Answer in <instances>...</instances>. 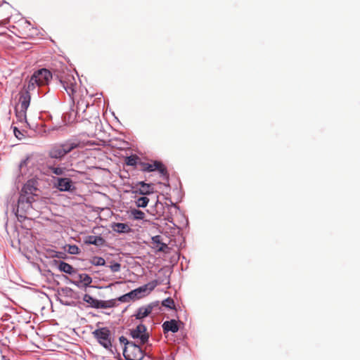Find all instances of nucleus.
I'll return each instance as SVG.
<instances>
[{
	"mask_svg": "<svg viewBox=\"0 0 360 360\" xmlns=\"http://www.w3.org/2000/svg\"><path fill=\"white\" fill-rule=\"evenodd\" d=\"M120 341L124 344L123 355L127 360H141L143 357V352L141 345L138 343L129 342L124 337L120 338Z\"/></svg>",
	"mask_w": 360,
	"mask_h": 360,
	"instance_id": "f257e3e1",
	"label": "nucleus"
},
{
	"mask_svg": "<svg viewBox=\"0 0 360 360\" xmlns=\"http://www.w3.org/2000/svg\"><path fill=\"white\" fill-rule=\"evenodd\" d=\"M79 146L77 142L68 141L63 144L53 146L49 151V156L51 158L61 159L73 149Z\"/></svg>",
	"mask_w": 360,
	"mask_h": 360,
	"instance_id": "f03ea898",
	"label": "nucleus"
},
{
	"mask_svg": "<svg viewBox=\"0 0 360 360\" xmlns=\"http://www.w3.org/2000/svg\"><path fill=\"white\" fill-rule=\"evenodd\" d=\"M92 334L97 341L105 349H110L112 347V334L107 327L98 328Z\"/></svg>",
	"mask_w": 360,
	"mask_h": 360,
	"instance_id": "7ed1b4c3",
	"label": "nucleus"
},
{
	"mask_svg": "<svg viewBox=\"0 0 360 360\" xmlns=\"http://www.w3.org/2000/svg\"><path fill=\"white\" fill-rule=\"evenodd\" d=\"M30 99L31 96L28 91H21L20 93L19 103L15 108L18 117L23 119L26 118V111L30 105Z\"/></svg>",
	"mask_w": 360,
	"mask_h": 360,
	"instance_id": "20e7f679",
	"label": "nucleus"
},
{
	"mask_svg": "<svg viewBox=\"0 0 360 360\" xmlns=\"http://www.w3.org/2000/svg\"><path fill=\"white\" fill-rule=\"evenodd\" d=\"M130 335L133 339L136 340V343L139 345L146 344L149 339V333L143 324H139L136 328L131 330Z\"/></svg>",
	"mask_w": 360,
	"mask_h": 360,
	"instance_id": "39448f33",
	"label": "nucleus"
},
{
	"mask_svg": "<svg viewBox=\"0 0 360 360\" xmlns=\"http://www.w3.org/2000/svg\"><path fill=\"white\" fill-rule=\"evenodd\" d=\"M60 81L67 94L74 99L73 96L77 88V80L74 75L66 74Z\"/></svg>",
	"mask_w": 360,
	"mask_h": 360,
	"instance_id": "423d86ee",
	"label": "nucleus"
},
{
	"mask_svg": "<svg viewBox=\"0 0 360 360\" xmlns=\"http://www.w3.org/2000/svg\"><path fill=\"white\" fill-rule=\"evenodd\" d=\"M35 201L34 196L33 195H26L20 192L18 201V206L15 209H14L15 214L17 217H18V212L20 208L22 210L25 212L32 208V204Z\"/></svg>",
	"mask_w": 360,
	"mask_h": 360,
	"instance_id": "0eeeda50",
	"label": "nucleus"
},
{
	"mask_svg": "<svg viewBox=\"0 0 360 360\" xmlns=\"http://www.w3.org/2000/svg\"><path fill=\"white\" fill-rule=\"evenodd\" d=\"M32 77L34 82H37V85L41 86L48 84L49 80L52 78V75L49 70L41 69L36 71Z\"/></svg>",
	"mask_w": 360,
	"mask_h": 360,
	"instance_id": "6e6552de",
	"label": "nucleus"
},
{
	"mask_svg": "<svg viewBox=\"0 0 360 360\" xmlns=\"http://www.w3.org/2000/svg\"><path fill=\"white\" fill-rule=\"evenodd\" d=\"M54 187L60 191H72L75 186L72 181L70 178H53Z\"/></svg>",
	"mask_w": 360,
	"mask_h": 360,
	"instance_id": "1a4fd4ad",
	"label": "nucleus"
},
{
	"mask_svg": "<svg viewBox=\"0 0 360 360\" xmlns=\"http://www.w3.org/2000/svg\"><path fill=\"white\" fill-rule=\"evenodd\" d=\"M142 170L146 172H153L158 170L162 176H167V171L165 165L159 161L153 163H142Z\"/></svg>",
	"mask_w": 360,
	"mask_h": 360,
	"instance_id": "9d476101",
	"label": "nucleus"
},
{
	"mask_svg": "<svg viewBox=\"0 0 360 360\" xmlns=\"http://www.w3.org/2000/svg\"><path fill=\"white\" fill-rule=\"evenodd\" d=\"M135 189V193H139L141 195H149L154 192V187L153 184H146L144 181L138 182L134 187Z\"/></svg>",
	"mask_w": 360,
	"mask_h": 360,
	"instance_id": "9b49d317",
	"label": "nucleus"
},
{
	"mask_svg": "<svg viewBox=\"0 0 360 360\" xmlns=\"http://www.w3.org/2000/svg\"><path fill=\"white\" fill-rule=\"evenodd\" d=\"M158 283L156 280H154L146 285H143L138 288H136V291L138 294L143 295V297L145 294H148L153 291L154 288L158 285Z\"/></svg>",
	"mask_w": 360,
	"mask_h": 360,
	"instance_id": "f8f14e48",
	"label": "nucleus"
},
{
	"mask_svg": "<svg viewBox=\"0 0 360 360\" xmlns=\"http://www.w3.org/2000/svg\"><path fill=\"white\" fill-rule=\"evenodd\" d=\"M162 329L165 333L171 331L172 333L178 332L179 327L176 320L172 319L170 321H165L162 324Z\"/></svg>",
	"mask_w": 360,
	"mask_h": 360,
	"instance_id": "ddd939ff",
	"label": "nucleus"
},
{
	"mask_svg": "<svg viewBox=\"0 0 360 360\" xmlns=\"http://www.w3.org/2000/svg\"><path fill=\"white\" fill-rule=\"evenodd\" d=\"M75 278L76 281L73 283L77 285H79V283H83L84 286H88L92 282L91 277L86 274H75Z\"/></svg>",
	"mask_w": 360,
	"mask_h": 360,
	"instance_id": "4468645a",
	"label": "nucleus"
},
{
	"mask_svg": "<svg viewBox=\"0 0 360 360\" xmlns=\"http://www.w3.org/2000/svg\"><path fill=\"white\" fill-rule=\"evenodd\" d=\"M151 244L153 248L156 249L159 252H165V249L167 248V245L162 242L160 236H153Z\"/></svg>",
	"mask_w": 360,
	"mask_h": 360,
	"instance_id": "2eb2a0df",
	"label": "nucleus"
},
{
	"mask_svg": "<svg viewBox=\"0 0 360 360\" xmlns=\"http://www.w3.org/2000/svg\"><path fill=\"white\" fill-rule=\"evenodd\" d=\"M37 190V188L34 185V181L33 180H29L23 186L20 192L28 195H33L35 197L34 192Z\"/></svg>",
	"mask_w": 360,
	"mask_h": 360,
	"instance_id": "dca6fc26",
	"label": "nucleus"
},
{
	"mask_svg": "<svg viewBox=\"0 0 360 360\" xmlns=\"http://www.w3.org/2000/svg\"><path fill=\"white\" fill-rule=\"evenodd\" d=\"M112 229L119 233H127L131 231V229L127 224L114 223L111 226Z\"/></svg>",
	"mask_w": 360,
	"mask_h": 360,
	"instance_id": "f3484780",
	"label": "nucleus"
},
{
	"mask_svg": "<svg viewBox=\"0 0 360 360\" xmlns=\"http://www.w3.org/2000/svg\"><path fill=\"white\" fill-rule=\"evenodd\" d=\"M85 243L95 245L96 246H102L105 244V240L101 236H88L85 240Z\"/></svg>",
	"mask_w": 360,
	"mask_h": 360,
	"instance_id": "a211bd4d",
	"label": "nucleus"
},
{
	"mask_svg": "<svg viewBox=\"0 0 360 360\" xmlns=\"http://www.w3.org/2000/svg\"><path fill=\"white\" fill-rule=\"evenodd\" d=\"M152 310H153V307L151 305H148L146 307H140L138 309L137 313L135 315V316L137 319H142L148 316L152 312Z\"/></svg>",
	"mask_w": 360,
	"mask_h": 360,
	"instance_id": "6ab92c4d",
	"label": "nucleus"
},
{
	"mask_svg": "<svg viewBox=\"0 0 360 360\" xmlns=\"http://www.w3.org/2000/svg\"><path fill=\"white\" fill-rule=\"evenodd\" d=\"M58 269L60 271L70 275L76 274V270L73 268V266L65 262H60L58 264Z\"/></svg>",
	"mask_w": 360,
	"mask_h": 360,
	"instance_id": "aec40b11",
	"label": "nucleus"
},
{
	"mask_svg": "<svg viewBox=\"0 0 360 360\" xmlns=\"http://www.w3.org/2000/svg\"><path fill=\"white\" fill-rule=\"evenodd\" d=\"M129 215L134 219H136V220L143 219L146 216L145 213L143 212H142L141 210L135 209V208L130 210Z\"/></svg>",
	"mask_w": 360,
	"mask_h": 360,
	"instance_id": "412c9836",
	"label": "nucleus"
},
{
	"mask_svg": "<svg viewBox=\"0 0 360 360\" xmlns=\"http://www.w3.org/2000/svg\"><path fill=\"white\" fill-rule=\"evenodd\" d=\"M48 169L51 173L58 175V176H63L65 174V167H53V166H49L48 167Z\"/></svg>",
	"mask_w": 360,
	"mask_h": 360,
	"instance_id": "4be33fe9",
	"label": "nucleus"
},
{
	"mask_svg": "<svg viewBox=\"0 0 360 360\" xmlns=\"http://www.w3.org/2000/svg\"><path fill=\"white\" fill-rule=\"evenodd\" d=\"M114 302L112 300L108 301H103L98 300V304H96V309H107L113 307Z\"/></svg>",
	"mask_w": 360,
	"mask_h": 360,
	"instance_id": "5701e85b",
	"label": "nucleus"
},
{
	"mask_svg": "<svg viewBox=\"0 0 360 360\" xmlns=\"http://www.w3.org/2000/svg\"><path fill=\"white\" fill-rule=\"evenodd\" d=\"M83 300L89 304L91 307L96 308V304H98V300L94 299L90 295L85 294L83 297Z\"/></svg>",
	"mask_w": 360,
	"mask_h": 360,
	"instance_id": "b1692460",
	"label": "nucleus"
},
{
	"mask_svg": "<svg viewBox=\"0 0 360 360\" xmlns=\"http://www.w3.org/2000/svg\"><path fill=\"white\" fill-rule=\"evenodd\" d=\"M149 202L148 198L146 196L139 198L136 201L135 204L138 207H146Z\"/></svg>",
	"mask_w": 360,
	"mask_h": 360,
	"instance_id": "393cba45",
	"label": "nucleus"
},
{
	"mask_svg": "<svg viewBox=\"0 0 360 360\" xmlns=\"http://www.w3.org/2000/svg\"><path fill=\"white\" fill-rule=\"evenodd\" d=\"M91 264L95 266H104L105 261L101 257H94L91 259Z\"/></svg>",
	"mask_w": 360,
	"mask_h": 360,
	"instance_id": "a878e982",
	"label": "nucleus"
},
{
	"mask_svg": "<svg viewBox=\"0 0 360 360\" xmlns=\"http://www.w3.org/2000/svg\"><path fill=\"white\" fill-rule=\"evenodd\" d=\"M76 112L74 111L66 113L63 116L64 121L68 123H72L75 120Z\"/></svg>",
	"mask_w": 360,
	"mask_h": 360,
	"instance_id": "bb28decb",
	"label": "nucleus"
},
{
	"mask_svg": "<svg viewBox=\"0 0 360 360\" xmlns=\"http://www.w3.org/2000/svg\"><path fill=\"white\" fill-rule=\"evenodd\" d=\"M66 250L71 255H77L79 253V248L76 245H68Z\"/></svg>",
	"mask_w": 360,
	"mask_h": 360,
	"instance_id": "cd10ccee",
	"label": "nucleus"
},
{
	"mask_svg": "<svg viewBox=\"0 0 360 360\" xmlns=\"http://www.w3.org/2000/svg\"><path fill=\"white\" fill-rule=\"evenodd\" d=\"M162 304V306L169 309H173L174 307V302L172 298L169 297L163 300Z\"/></svg>",
	"mask_w": 360,
	"mask_h": 360,
	"instance_id": "c85d7f7f",
	"label": "nucleus"
},
{
	"mask_svg": "<svg viewBox=\"0 0 360 360\" xmlns=\"http://www.w3.org/2000/svg\"><path fill=\"white\" fill-rule=\"evenodd\" d=\"M88 105V103L85 102L84 99H81L77 102V110L82 109L83 111H85Z\"/></svg>",
	"mask_w": 360,
	"mask_h": 360,
	"instance_id": "c756f323",
	"label": "nucleus"
},
{
	"mask_svg": "<svg viewBox=\"0 0 360 360\" xmlns=\"http://www.w3.org/2000/svg\"><path fill=\"white\" fill-rule=\"evenodd\" d=\"M37 82H34V80L32 79V77H31L27 86L25 87V90L24 91H28L30 93V91H32L37 86Z\"/></svg>",
	"mask_w": 360,
	"mask_h": 360,
	"instance_id": "7c9ffc66",
	"label": "nucleus"
},
{
	"mask_svg": "<svg viewBox=\"0 0 360 360\" xmlns=\"http://www.w3.org/2000/svg\"><path fill=\"white\" fill-rule=\"evenodd\" d=\"M131 300L140 299L143 297V295L138 294L136 289L131 290L129 292Z\"/></svg>",
	"mask_w": 360,
	"mask_h": 360,
	"instance_id": "2f4dec72",
	"label": "nucleus"
},
{
	"mask_svg": "<svg viewBox=\"0 0 360 360\" xmlns=\"http://www.w3.org/2000/svg\"><path fill=\"white\" fill-rule=\"evenodd\" d=\"M136 157L134 156L127 157L126 160V164L127 165L134 166L136 165Z\"/></svg>",
	"mask_w": 360,
	"mask_h": 360,
	"instance_id": "473e14b6",
	"label": "nucleus"
},
{
	"mask_svg": "<svg viewBox=\"0 0 360 360\" xmlns=\"http://www.w3.org/2000/svg\"><path fill=\"white\" fill-rule=\"evenodd\" d=\"M109 267L112 272H118L120 271L121 264L116 262L110 265Z\"/></svg>",
	"mask_w": 360,
	"mask_h": 360,
	"instance_id": "72a5a7b5",
	"label": "nucleus"
},
{
	"mask_svg": "<svg viewBox=\"0 0 360 360\" xmlns=\"http://www.w3.org/2000/svg\"><path fill=\"white\" fill-rule=\"evenodd\" d=\"M119 300L121 302H129L131 300L129 292H128V293L120 297Z\"/></svg>",
	"mask_w": 360,
	"mask_h": 360,
	"instance_id": "f704fd0d",
	"label": "nucleus"
},
{
	"mask_svg": "<svg viewBox=\"0 0 360 360\" xmlns=\"http://www.w3.org/2000/svg\"><path fill=\"white\" fill-rule=\"evenodd\" d=\"M27 161H28V158H27V159H25V160H22V161L20 162V167H22L23 166H26V165H27Z\"/></svg>",
	"mask_w": 360,
	"mask_h": 360,
	"instance_id": "c9c22d12",
	"label": "nucleus"
},
{
	"mask_svg": "<svg viewBox=\"0 0 360 360\" xmlns=\"http://www.w3.org/2000/svg\"><path fill=\"white\" fill-rule=\"evenodd\" d=\"M1 359H2V360H9V359H8L7 356H6L5 355H3V356H1Z\"/></svg>",
	"mask_w": 360,
	"mask_h": 360,
	"instance_id": "e433bc0d",
	"label": "nucleus"
},
{
	"mask_svg": "<svg viewBox=\"0 0 360 360\" xmlns=\"http://www.w3.org/2000/svg\"><path fill=\"white\" fill-rule=\"evenodd\" d=\"M14 134H15L16 136H18L16 134V128H15V129H14Z\"/></svg>",
	"mask_w": 360,
	"mask_h": 360,
	"instance_id": "4c0bfd02",
	"label": "nucleus"
}]
</instances>
